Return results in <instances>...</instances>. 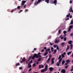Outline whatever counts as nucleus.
Segmentation results:
<instances>
[{
    "label": "nucleus",
    "instance_id": "obj_30",
    "mask_svg": "<svg viewBox=\"0 0 73 73\" xmlns=\"http://www.w3.org/2000/svg\"><path fill=\"white\" fill-rule=\"evenodd\" d=\"M37 4H38V3L37 2H36L35 3H34V5H37Z\"/></svg>",
    "mask_w": 73,
    "mask_h": 73
},
{
    "label": "nucleus",
    "instance_id": "obj_16",
    "mask_svg": "<svg viewBox=\"0 0 73 73\" xmlns=\"http://www.w3.org/2000/svg\"><path fill=\"white\" fill-rule=\"evenodd\" d=\"M48 54V52H45L44 54V56H46Z\"/></svg>",
    "mask_w": 73,
    "mask_h": 73
},
{
    "label": "nucleus",
    "instance_id": "obj_29",
    "mask_svg": "<svg viewBox=\"0 0 73 73\" xmlns=\"http://www.w3.org/2000/svg\"><path fill=\"white\" fill-rule=\"evenodd\" d=\"M59 41V40H56L55 42V43H57V42H58Z\"/></svg>",
    "mask_w": 73,
    "mask_h": 73
},
{
    "label": "nucleus",
    "instance_id": "obj_24",
    "mask_svg": "<svg viewBox=\"0 0 73 73\" xmlns=\"http://www.w3.org/2000/svg\"><path fill=\"white\" fill-rule=\"evenodd\" d=\"M69 49V46H68L67 47V48L66 49V51H67V50H68Z\"/></svg>",
    "mask_w": 73,
    "mask_h": 73
},
{
    "label": "nucleus",
    "instance_id": "obj_44",
    "mask_svg": "<svg viewBox=\"0 0 73 73\" xmlns=\"http://www.w3.org/2000/svg\"><path fill=\"white\" fill-rule=\"evenodd\" d=\"M57 66H58L59 65H60V64L58 62H57Z\"/></svg>",
    "mask_w": 73,
    "mask_h": 73
},
{
    "label": "nucleus",
    "instance_id": "obj_3",
    "mask_svg": "<svg viewBox=\"0 0 73 73\" xmlns=\"http://www.w3.org/2000/svg\"><path fill=\"white\" fill-rule=\"evenodd\" d=\"M48 65H46L45 66V69L44 70V69L42 70H41V72L42 73H43V72H44L45 71H45L47 70H48V68H48Z\"/></svg>",
    "mask_w": 73,
    "mask_h": 73
},
{
    "label": "nucleus",
    "instance_id": "obj_2",
    "mask_svg": "<svg viewBox=\"0 0 73 73\" xmlns=\"http://www.w3.org/2000/svg\"><path fill=\"white\" fill-rule=\"evenodd\" d=\"M68 43L70 45L71 48L70 49V50H72V48H73V44H72V41H69L68 42Z\"/></svg>",
    "mask_w": 73,
    "mask_h": 73
},
{
    "label": "nucleus",
    "instance_id": "obj_58",
    "mask_svg": "<svg viewBox=\"0 0 73 73\" xmlns=\"http://www.w3.org/2000/svg\"><path fill=\"white\" fill-rule=\"evenodd\" d=\"M63 54H64V55H65V54H66V52H64Z\"/></svg>",
    "mask_w": 73,
    "mask_h": 73
},
{
    "label": "nucleus",
    "instance_id": "obj_41",
    "mask_svg": "<svg viewBox=\"0 0 73 73\" xmlns=\"http://www.w3.org/2000/svg\"><path fill=\"white\" fill-rule=\"evenodd\" d=\"M44 49V50H46V47H45L43 48Z\"/></svg>",
    "mask_w": 73,
    "mask_h": 73
},
{
    "label": "nucleus",
    "instance_id": "obj_27",
    "mask_svg": "<svg viewBox=\"0 0 73 73\" xmlns=\"http://www.w3.org/2000/svg\"><path fill=\"white\" fill-rule=\"evenodd\" d=\"M73 24V21H71V22L70 23V24L71 25H72Z\"/></svg>",
    "mask_w": 73,
    "mask_h": 73
},
{
    "label": "nucleus",
    "instance_id": "obj_18",
    "mask_svg": "<svg viewBox=\"0 0 73 73\" xmlns=\"http://www.w3.org/2000/svg\"><path fill=\"white\" fill-rule=\"evenodd\" d=\"M42 1V0H38V1L37 2H38V3H40V2H41Z\"/></svg>",
    "mask_w": 73,
    "mask_h": 73
},
{
    "label": "nucleus",
    "instance_id": "obj_1",
    "mask_svg": "<svg viewBox=\"0 0 73 73\" xmlns=\"http://www.w3.org/2000/svg\"><path fill=\"white\" fill-rule=\"evenodd\" d=\"M41 57V55H37V54H35L34 55V56H33L32 58V59L34 60L35 57L36 58H39V57Z\"/></svg>",
    "mask_w": 73,
    "mask_h": 73
},
{
    "label": "nucleus",
    "instance_id": "obj_59",
    "mask_svg": "<svg viewBox=\"0 0 73 73\" xmlns=\"http://www.w3.org/2000/svg\"><path fill=\"white\" fill-rule=\"evenodd\" d=\"M70 4H72V1H70Z\"/></svg>",
    "mask_w": 73,
    "mask_h": 73
},
{
    "label": "nucleus",
    "instance_id": "obj_5",
    "mask_svg": "<svg viewBox=\"0 0 73 73\" xmlns=\"http://www.w3.org/2000/svg\"><path fill=\"white\" fill-rule=\"evenodd\" d=\"M54 58L52 59H51V64H53L54 63Z\"/></svg>",
    "mask_w": 73,
    "mask_h": 73
},
{
    "label": "nucleus",
    "instance_id": "obj_42",
    "mask_svg": "<svg viewBox=\"0 0 73 73\" xmlns=\"http://www.w3.org/2000/svg\"><path fill=\"white\" fill-rule=\"evenodd\" d=\"M56 49L57 50H59V47H58V46H57L56 47Z\"/></svg>",
    "mask_w": 73,
    "mask_h": 73
},
{
    "label": "nucleus",
    "instance_id": "obj_7",
    "mask_svg": "<svg viewBox=\"0 0 73 73\" xmlns=\"http://www.w3.org/2000/svg\"><path fill=\"white\" fill-rule=\"evenodd\" d=\"M26 3V1H22V3H21V5H24V4Z\"/></svg>",
    "mask_w": 73,
    "mask_h": 73
},
{
    "label": "nucleus",
    "instance_id": "obj_35",
    "mask_svg": "<svg viewBox=\"0 0 73 73\" xmlns=\"http://www.w3.org/2000/svg\"><path fill=\"white\" fill-rule=\"evenodd\" d=\"M33 67H35V66H36V64L34 63L33 64Z\"/></svg>",
    "mask_w": 73,
    "mask_h": 73
},
{
    "label": "nucleus",
    "instance_id": "obj_4",
    "mask_svg": "<svg viewBox=\"0 0 73 73\" xmlns=\"http://www.w3.org/2000/svg\"><path fill=\"white\" fill-rule=\"evenodd\" d=\"M57 0H54L53 2V3L55 5H57Z\"/></svg>",
    "mask_w": 73,
    "mask_h": 73
},
{
    "label": "nucleus",
    "instance_id": "obj_52",
    "mask_svg": "<svg viewBox=\"0 0 73 73\" xmlns=\"http://www.w3.org/2000/svg\"><path fill=\"white\" fill-rule=\"evenodd\" d=\"M41 67L42 68H44V65H41Z\"/></svg>",
    "mask_w": 73,
    "mask_h": 73
},
{
    "label": "nucleus",
    "instance_id": "obj_32",
    "mask_svg": "<svg viewBox=\"0 0 73 73\" xmlns=\"http://www.w3.org/2000/svg\"><path fill=\"white\" fill-rule=\"evenodd\" d=\"M66 40V37H65L64 38V41H65Z\"/></svg>",
    "mask_w": 73,
    "mask_h": 73
},
{
    "label": "nucleus",
    "instance_id": "obj_36",
    "mask_svg": "<svg viewBox=\"0 0 73 73\" xmlns=\"http://www.w3.org/2000/svg\"><path fill=\"white\" fill-rule=\"evenodd\" d=\"M61 60H60V59H59V60L58 61V62L59 64H60V63H61Z\"/></svg>",
    "mask_w": 73,
    "mask_h": 73
},
{
    "label": "nucleus",
    "instance_id": "obj_62",
    "mask_svg": "<svg viewBox=\"0 0 73 73\" xmlns=\"http://www.w3.org/2000/svg\"><path fill=\"white\" fill-rule=\"evenodd\" d=\"M68 63H67V62H66L65 63V65H68Z\"/></svg>",
    "mask_w": 73,
    "mask_h": 73
},
{
    "label": "nucleus",
    "instance_id": "obj_46",
    "mask_svg": "<svg viewBox=\"0 0 73 73\" xmlns=\"http://www.w3.org/2000/svg\"><path fill=\"white\" fill-rule=\"evenodd\" d=\"M50 48H48V49H47V51H50Z\"/></svg>",
    "mask_w": 73,
    "mask_h": 73
},
{
    "label": "nucleus",
    "instance_id": "obj_60",
    "mask_svg": "<svg viewBox=\"0 0 73 73\" xmlns=\"http://www.w3.org/2000/svg\"><path fill=\"white\" fill-rule=\"evenodd\" d=\"M44 51V49H42L41 51V52H43Z\"/></svg>",
    "mask_w": 73,
    "mask_h": 73
},
{
    "label": "nucleus",
    "instance_id": "obj_56",
    "mask_svg": "<svg viewBox=\"0 0 73 73\" xmlns=\"http://www.w3.org/2000/svg\"><path fill=\"white\" fill-rule=\"evenodd\" d=\"M70 19H71V18H72V15H70Z\"/></svg>",
    "mask_w": 73,
    "mask_h": 73
},
{
    "label": "nucleus",
    "instance_id": "obj_6",
    "mask_svg": "<svg viewBox=\"0 0 73 73\" xmlns=\"http://www.w3.org/2000/svg\"><path fill=\"white\" fill-rule=\"evenodd\" d=\"M61 72L62 73H65L66 72V71H65V70L64 69H62L61 70Z\"/></svg>",
    "mask_w": 73,
    "mask_h": 73
},
{
    "label": "nucleus",
    "instance_id": "obj_61",
    "mask_svg": "<svg viewBox=\"0 0 73 73\" xmlns=\"http://www.w3.org/2000/svg\"><path fill=\"white\" fill-rule=\"evenodd\" d=\"M73 34L72 33L71 34V35H70V36H73Z\"/></svg>",
    "mask_w": 73,
    "mask_h": 73
},
{
    "label": "nucleus",
    "instance_id": "obj_39",
    "mask_svg": "<svg viewBox=\"0 0 73 73\" xmlns=\"http://www.w3.org/2000/svg\"><path fill=\"white\" fill-rule=\"evenodd\" d=\"M41 65H39V68H38V69H41Z\"/></svg>",
    "mask_w": 73,
    "mask_h": 73
},
{
    "label": "nucleus",
    "instance_id": "obj_45",
    "mask_svg": "<svg viewBox=\"0 0 73 73\" xmlns=\"http://www.w3.org/2000/svg\"><path fill=\"white\" fill-rule=\"evenodd\" d=\"M71 30V29H70V28L68 30V32H69Z\"/></svg>",
    "mask_w": 73,
    "mask_h": 73
},
{
    "label": "nucleus",
    "instance_id": "obj_63",
    "mask_svg": "<svg viewBox=\"0 0 73 73\" xmlns=\"http://www.w3.org/2000/svg\"><path fill=\"white\" fill-rule=\"evenodd\" d=\"M73 71V68L71 69V70H70L71 72H72V71Z\"/></svg>",
    "mask_w": 73,
    "mask_h": 73
},
{
    "label": "nucleus",
    "instance_id": "obj_23",
    "mask_svg": "<svg viewBox=\"0 0 73 73\" xmlns=\"http://www.w3.org/2000/svg\"><path fill=\"white\" fill-rule=\"evenodd\" d=\"M61 56L62 58H64L65 57V56L63 54H61Z\"/></svg>",
    "mask_w": 73,
    "mask_h": 73
},
{
    "label": "nucleus",
    "instance_id": "obj_15",
    "mask_svg": "<svg viewBox=\"0 0 73 73\" xmlns=\"http://www.w3.org/2000/svg\"><path fill=\"white\" fill-rule=\"evenodd\" d=\"M45 2H46L47 4H49V0H45Z\"/></svg>",
    "mask_w": 73,
    "mask_h": 73
},
{
    "label": "nucleus",
    "instance_id": "obj_21",
    "mask_svg": "<svg viewBox=\"0 0 73 73\" xmlns=\"http://www.w3.org/2000/svg\"><path fill=\"white\" fill-rule=\"evenodd\" d=\"M61 55H60L59 57L58 58V60H60L61 59Z\"/></svg>",
    "mask_w": 73,
    "mask_h": 73
},
{
    "label": "nucleus",
    "instance_id": "obj_14",
    "mask_svg": "<svg viewBox=\"0 0 73 73\" xmlns=\"http://www.w3.org/2000/svg\"><path fill=\"white\" fill-rule=\"evenodd\" d=\"M66 62L67 63H68L69 62H70V60L69 59H68L66 60Z\"/></svg>",
    "mask_w": 73,
    "mask_h": 73
},
{
    "label": "nucleus",
    "instance_id": "obj_17",
    "mask_svg": "<svg viewBox=\"0 0 73 73\" xmlns=\"http://www.w3.org/2000/svg\"><path fill=\"white\" fill-rule=\"evenodd\" d=\"M65 61L63 60L62 62V65H63L64 64V63H65Z\"/></svg>",
    "mask_w": 73,
    "mask_h": 73
},
{
    "label": "nucleus",
    "instance_id": "obj_31",
    "mask_svg": "<svg viewBox=\"0 0 73 73\" xmlns=\"http://www.w3.org/2000/svg\"><path fill=\"white\" fill-rule=\"evenodd\" d=\"M63 33H64V34H65L66 33V31H63Z\"/></svg>",
    "mask_w": 73,
    "mask_h": 73
},
{
    "label": "nucleus",
    "instance_id": "obj_34",
    "mask_svg": "<svg viewBox=\"0 0 73 73\" xmlns=\"http://www.w3.org/2000/svg\"><path fill=\"white\" fill-rule=\"evenodd\" d=\"M57 45H54V48H56V47H57Z\"/></svg>",
    "mask_w": 73,
    "mask_h": 73
},
{
    "label": "nucleus",
    "instance_id": "obj_54",
    "mask_svg": "<svg viewBox=\"0 0 73 73\" xmlns=\"http://www.w3.org/2000/svg\"><path fill=\"white\" fill-rule=\"evenodd\" d=\"M32 58V56H30L29 58L30 59H31V58Z\"/></svg>",
    "mask_w": 73,
    "mask_h": 73
},
{
    "label": "nucleus",
    "instance_id": "obj_50",
    "mask_svg": "<svg viewBox=\"0 0 73 73\" xmlns=\"http://www.w3.org/2000/svg\"><path fill=\"white\" fill-rule=\"evenodd\" d=\"M23 12V10H21L19 12V13H20V12Z\"/></svg>",
    "mask_w": 73,
    "mask_h": 73
},
{
    "label": "nucleus",
    "instance_id": "obj_26",
    "mask_svg": "<svg viewBox=\"0 0 73 73\" xmlns=\"http://www.w3.org/2000/svg\"><path fill=\"white\" fill-rule=\"evenodd\" d=\"M28 66H27V68H31V66H32V65H29Z\"/></svg>",
    "mask_w": 73,
    "mask_h": 73
},
{
    "label": "nucleus",
    "instance_id": "obj_37",
    "mask_svg": "<svg viewBox=\"0 0 73 73\" xmlns=\"http://www.w3.org/2000/svg\"><path fill=\"white\" fill-rule=\"evenodd\" d=\"M15 11V10L13 9L11 10V12L12 13H13V11Z\"/></svg>",
    "mask_w": 73,
    "mask_h": 73
},
{
    "label": "nucleus",
    "instance_id": "obj_13",
    "mask_svg": "<svg viewBox=\"0 0 73 73\" xmlns=\"http://www.w3.org/2000/svg\"><path fill=\"white\" fill-rule=\"evenodd\" d=\"M72 52V51H71V52H68L67 53V54H68V56H69V54H71V53Z\"/></svg>",
    "mask_w": 73,
    "mask_h": 73
},
{
    "label": "nucleus",
    "instance_id": "obj_25",
    "mask_svg": "<svg viewBox=\"0 0 73 73\" xmlns=\"http://www.w3.org/2000/svg\"><path fill=\"white\" fill-rule=\"evenodd\" d=\"M25 61V57H24L23 58V59L22 60V61H23V62H24Z\"/></svg>",
    "mask_w": 73,
    "mask_h": 73
},
{
    "label": "nucleus",
    "instance_id": "obj_20",
    "mask_svg": "<svg viewBox=\"0 0 73 73\" xmlns=\"http://www.w3.org/2000/svg\"><path fill=\"white\" fill-rule=\"evenodd\" d=\"M61 45H62V46H64V45H65V43L62 42L61 44Z\"/></svg>",
    "mask_w": 73,
    "mask_h": 73
},
{
    "label": "nucleus",
    "instance_id": "obj_51",
    "mask_svg": "<svg viewBox=\"0 0 73 73\" xmlns=\"http://www.w3.org/2000/svg\"><path fill=\"white\" fill-rule=\"evenodd\" d=\"M36 49H37V48H34V51H35V50H36Z\"/></svg>",
    "mask_w": 73,
    "mask_h": 73
},
{
    "label": "nucleus",
    "instance_id": "obj_8",
    "mask_svg": "<svg viewBox=\"0 0 73 73\" xmlns=\"http://www.w3.org/2000/svg\"><path fill=\"white\" fill-rule=\"evenodd\" d=\"M49 70L50 71H53V68L52 67H51L49 68Z\"/></svg>",
    "mask_w": 73,
    "mask_h": 73
},
{
    "label": "nucleus",
    "instance_id": "obj_9",
    "mask_svg": "<svg viewBox=\"0 0 73 73\" xmlns=\"http://www.w3.org/2000/svg\"><path fill=\"white\" fill-rule=\"evenodd\" d=\"M72 10H73L72 7H71L69 9V11L70 12H72Z\"/></svg>",
    "mask_w": 73,
    "mask_h": 73
},
{
    "label": "nucleus",
    "instance_id": "obj_40",
    "mask_svg": "<svg viewBox=\"0 0 73 73\" xmlns=\"http://www.w3.org/2000/svg\"><path fill=\"white\" fill-rule=\"evenodd\" d=\"M50 45L52 46L53 45V43H51V42H50Z\"/></svg>",
    "mask_w": 73,
    "mask_h": 73
},
{
    "label": "nucleus",
    "instance_id": "obj_38",
    "mask_svg": "<svg viewBox=\"0 0 73 73\" xmlns=\"http://www.w3.org/2000/svg\"><path fill=\"white\" fill-rule=\"evenodd\" d=\"M58 32L60 34V33H61V30H59V31H58Z\"/></svg>",
    "mask_w": 73,
    "mask_h": 73
},
{
    "label": "nucleus",
    "instance_id": "obj_64",
    "mask_svg": "<svg viewBox=\"0 0 73 73\" xmlns=\"http://www.w3.org/2000/svg\"><path fill=\"white\" fill-rule=\"evenodd\" d=\"M53 47H51V50H53Z\"/></svg>",
    "mask_w": 73,
    "mask_h": 73
},
{
    "label": "nucleus",
    "instance_id": "obj_43",
    "mask_svg": "<svg viewBox=\"0 0 73 73\" xmlns=\"http://www.w3.org/2000/svg\"><path fill=\"white\" fill-rule=\"evenodd\" d=\"M38 61L40 62L41 61V58H39L38 59Z\"/></svg>",
    "mask_w": 73,
    "mask_h": 73
},
{
    "label": "nucleus",
    "instance_id": "obj_11",
    "mask_svg": "<svg viewBox=\"0 0 73 73\" xmlns=\"http://www.w3.org/2000/svg\"><path fill=\"white\" fill-rule=\"evenodd\" d=\"M20 64L19 63H17L15 65V66H19L20 65Z\"/></svg>",
    "mask_w": 73,
    "mask_h": 73
},
{
    "label": "nucleus",
    "instance_id": "obj_10",
    "mask_svg": "<svg viewBox=\"0 0 73 73\" xmlns=\"http://www.w3.org/2000/svg\"><path fill=\"white\" fill-rule=\"evenodd\" d=\"M50 58H48L47 62H46V63H48L49 62V61H50Z\"/></svg>",
    "mask_w": 73,
    "mask_h": 73
},
{
    "label": "nucleus",
    "instance_id": "obj_53",
    "mask_svg": "<svg viewBox=\"0 0 73 73\" xmlns=\"http://www.w3.org/2000/svg\"><path fill=\"white\" fill-rule=\"evenodd\" d=\"M33 62V61L32 60H31V61H30V64H32V63Z\"/></svg>",
    "mask_w": 73,
    "mask_h": 73
},
{
    "label": "nucleus",
    "instance_id": "obj_12",
    "mask_svg": "<svg viewBox=\"0 0 73 73\" xmlns=\"http://www.w3.org/2000/svg\"><path fill=\"white\" fill-rule=\"evenodd\" d=\"M56 52H57V50L56 49L55 50H54V52L53 53V54H56Z\"/></svg>",
    "mask_w": 73,
    "mask_h": 73
},
{
    "label": "nucleus",
    "instance_id": "obj_55",
    "mask_svg": "<svg viewBox=\"0 0 73 73\" xmlns=\"http://www.w3.org/2000/svg\"><path fill=\"white\" fill-rule=\"evenodd\" d=\"M28 9H26L25 10V12H28Z\"/></svg>",
    "mask_w": 73,
    "mask_h": 73
},
{
    "label": "nucleus",
    "instance_id": "obj_22",
    "mask_svg": "<svg viewBox=\"0 0 73 73\" xmlns=\"http://www.w3.org/2000/svg\"><path fill=\"white\" fill-rule=\"evenodd\" d=\"M70 15V13H69L68 15H67V17H69Z\"/></svg>",
    "mask_w": 73,
    "mask_h": 73
},
{
    "label": "nucleus",
    "instance_id": "obj_19",
    "mask_svg": "<svg viewBox=\"0 0 73 73\" xmlns=\"http://www.w3.org/2000/svg\"><path fill=\"white\" fill-rule=\"evenodd\" d=\"M73 26L72 25H70L69 27V28L70 29H72V28H73Z\"/></svg>",
    "mask_w": 73,
    "mask_h": 73
},
{
    "label": "nucleus",
    "instance_id": "obj_28",
    "mask_svg": "<svg viewBox=\"0 0 73 73\" xmlns=\"http://www.w3.org/2000/svg\"><path fill=\"white\" fill-rule=\"evenodd\" d=\"M20 8H21V7L20 6H18L17 7V9H20Z\"/></svg>",
    "mask_w": 73,
    "mask_h": 73
},
{
    "label": "nucleus",
    "instance_id": "obj_57",
    "mask_svg": "<svg viewBox=\"0 0 73 73\" xmlns=\"http://www.w3.org/2000/svg\"><path fill=\"white\" fill-rule=\"evenodd\" d=\"M51 57H52V56L51 54H50L49 56V58H50Z\"/></svg>",
    "mask_w": 73,
    "mask_h": 73
},
{
    "label": "nucleus",
    "instance_id": "obj_47",
    "mask_svg": "<svg viewBox=\"0 0 73 73\" xmlns=\"http://www.w3.org/2000/svg\"><path fill=\"white\" fill-rule=\"evenodd\" d=\"M23 69V68L21 67H20L19 68V70H21V69Z\"/></svg>",
    "mask_w": 73,
    "mask_h": 73
},
{
    "label": "nucleus",
    "instance_id": "obj_48",
    "mask_svg": "<svg viewBox=\"0 0 73 73\" xmlns=\"http://www.w3.org/2000/svg\"><path fill=\"white\" fill-rule=\"evenodd\" d=\"M40 52H38V54H37V56H38L39 55H40Z\"/></svg>",
    "mask_w": 73,
    "mask_h": 73
},
{
    "label": "nucleus",
    "instance_id": "obj_33",
    "mask_svg": "<svg viewBox=\"0 0 73 73\" xmlns=\"http://www.w3.org/2000/svg\"><path fill=\"white\" fill-rule=\"evenodd\" d=\"M68 66H68V65H67L66 66H65V69H67V68L68 67Z\"/></svg>",
    "mask_w": 73,
    "mask_h": 73
},
{
    "label": "nucleus",
    "instance_id": "obj_49",
    "mask_svg": "<svg viewBox=\"0 0 73 73\" xmlns=\"http://www.w3.org/2000/svg\"><path fill=\"white\" fill-rule=\"evenodd\" d=\"M31 70H32V68H31L29 70V72H31Z\"/></svg>",
    "mask_w": 73,
    "mask_h": 73
}]
</instances>
